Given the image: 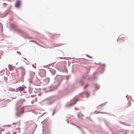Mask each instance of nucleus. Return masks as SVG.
Listing matches in <instances>:
<instances>
[{
	"label": "nucleus",
	"instance_id": "6",
	"mask_svg": "<svg viewBox=\"0 0 134 134\" xmlns=\"http://www.w3.org/2000/svg\"><path fill=\"white\" fill-rule=\"evenodd\" d=\"M9 69L10 70H13V68L12 66L11 65H9Z\"/></svg>",
	"mask_w": 134,
	"mask_h": 134
},
{
	"label": "nucleus",
	"instance_id": "14",
	"mask_svg": "<svg viewBox=\"0 0 134 134\" xmlns=\"http://www.w3.org/2000/svg\"><path fill=\"white\" fill-rule=\"evenodd\" d=\"M13 134H17L16 133L14 132L13 133Z\"/></svg>",
	"mask_w": 134,
	"mask_h": 134
},
{
	"label": "nucleus",
	"instance_id": "15",
	"mask_svg": "<svg viewBox=\"0 0 134 134\" xmlns=\"http://www.w3.org/2000/svg\"><path fill=\"white\" fill-rule=\"evenodd\" d=\"M19 32H21V30H19Z\"/></svg>",
	"mask_w": 134,
	"mask_h": 134
},
{
	"label": "nucleus",
	"instance_id": "5",
	"mask_svg": "<svg viewBox=\"0 0 134 134\" xmlns=\"http://www.w3.org/2000/svg\"><path fill=\"white\" fill-rule=\"evenodd\" d=\"M18 90L20 91H23L24 90V88L23 87L20 86L18 87Z\"/></svg>",
	"mask_w": 134,
	"mask_h": 134
},
{
	"label": "nucleus",
	"instance_id": "11",
	"mask_svg": "<svg viewBox=\"0 0 134 134\" xmlns=\"http://www.w3.org/2000/svg\"><path fill=\"white\" fill-rule=\"evenodd\" d=\"M128 104H129V106H130L131 105V103L130 102H129Z\"/></svg>",
	"mask_w": 134,
	"mask_h": 134
},
{
	"label": "nucleus",
	"instance_id": "3",
	"mask_svg": "<svg viewBox=\"0 0 134 134\" xmlns=\"http://www.w3.org/2000/svg\"><path fill=\"white\" fill-rule=\"evenodd\" d=\"M21 71V76L23 78H24V76L25 74V69L23 68H20Z\"/></svg>",
	"mask_w": 134,
	"mask_h": 134
},
{
	"label": "nucleus",
	"instance_id": "13",
	"mask_svg": "<svg viewBox=\"0 0 134 134\" xmlns=\"http://www.w3.org/2000/svg\"><path fill=\"white\" fill-rule=\"evenodd\" d=\"M16 124V123H14L12 124V125H14V124Z\"/></svg>",
	"mask_w": 134,
	"mask_h": 134
},
{
	"label": "nucleus",
	"instance_id": "12",
	"mask_svg": "<svg viewBox=\"0 0 134 134\" xmlns=\"http://www.w3.org/2000/svg\"><path fill=\"white\" fill-rule=\"evenodd\" d=\"M34 101H33V100H32L31 102V103L32 104H33V103H34Z\"/></svg>",
	"mask_w": 134,
	"mask_h": 134
},
{
	"label": "nucleus",
	"instance_id": "8",
	"mask_svg": "<svg viewBox=\"0 0 134 134\" xmlns=\"http://www.w3.org/2000/svg\"><path fill=\"white\" fill-rule=\"evenodd\" d=\"M88 86V84H86L85 85V86L84 87V89H85Z\"/></svg>",
	"mask_w": 134,
	"mask_h": 134
},
{
	"label": "nucleus",
	"instance_id": "9",
	"mask_svg": "<svg viewBox=\"0 0 134 134\" xmlns=\"http://www.w3.org/2000/svg\"><path fill=\"white\" fill-rule=\"evenodd\" d=\"M3 5L4 6H6L7 5V4L6 3H4L3 4Z\"/></svg>",
	"mask_w": 134,
	"mask_h": 134
},
{
	"label": "nucleus",
	"instance_id": "4",
	"mask_svg": "<svg viewBox=\"0 0 134 134\" xmlns=\"http://www.w3.org/2000/svg\"><path fill=\"white\" fill-rule=\"evenodd\" d=\"M20 5V1L19 0H18L16 1L15 4V6L16 7H19Z\"/></svg>",
	"mask_w": 134,
	"mask_h": 134
},
{
	"label": "nucleus",
	"instance_id": "10",
	"mask_svg": "<svg viewBox=\"0 0 134 134\" xmlns=\"http://www.w3.org/2000/svg\"><path fill=\"white\" fill-rule=\"evenodd\" d=\"M86 93L87 95V97H88L89 96V94L87 92H86Z\"/></svg>",
	"mask_w": 134,
	"mask_h": 134
},
{
	"label": "nucleus",
	"instance_id": "2",
	"mask_svg": "<svg viewBox=\"0 0 134 134\" xmlns=\"http://www.w3.org/2000/svg\"><path fill=\"white\" fill-rule=\"evenodd\" d=\"M46 70L44 69H42L40 72V74L41 76L42 77H44L46 76Z\"/></svg>",
	"mask_w": 134,
	"mask_h": 134
},
{
	"label": "nucleus",
	"instance_id": "1",
	"mask_svg": "<svg viewBox=\"0 0 134 134\" xmlns=\"http://www.w3.org/2000/svg\"><path fill=\"white\" fill-rule=\"evenodd\" d=\"M24 108L22 107L16 113V115L18 116H19L24 112Z\"/></svg>",
	"mask_w": 134,
	"mask_h": 134
},
{
	"label": "nucleus",
	"instance_id": "7",
	"mask_svg": "<svg viewBox=\"0 0 134 134\" xmlns=\"http://www.w3.org/2000/svg\"><path fill=\"white\" fill-rule=\"evenodd\" d=\"M80 84L82 86L84 84V82L83 80H81L80 81Z\"/></svg>",
	"mask_w": 134,
	"mask_h": 134
},
{
	"label": "nucleus",
	"instance_id": "18",
	"mask_svg": "<svg viewBox=\"0 0 134 134\" xmlns=\"http://www.w3.org/2000/svg\"><path fill=\"white\" fill-rule=\"evenodd\" d=\"M10 134L9 133H7V134Z\"/></svg>",
	"mask_w": 134,
	"mask_h": 134
},
{
	"label": "nucleus",
	"instance_id": "16",
	"mask_svg": "<svg viewBox=\"0 0 134 134\" xmlns=\"http://www.w3.org/2000/svg\"><path fill=\"white\" fill-rule=\"evenodd\" d=\"M35 100H36V101H37V99L36 98V99Z\"/></svg>",
	"mask_w": 134,
	"mask_h": 134
},
{
	"label": "nucleus",
	"instance_id": "17",
	"mask_svg": "<svg viewBox=\"0 0 134 134\" xmlns=\"http://www.w3.org/2000/svg\"><path fill=\"white\" fill-rule=\"evenodd\" d=\"M97 89H98V88H99V87H97Z\"/></svg>",
	"mask_w": 134,
	"mask_h": 134
}]
</instances>
